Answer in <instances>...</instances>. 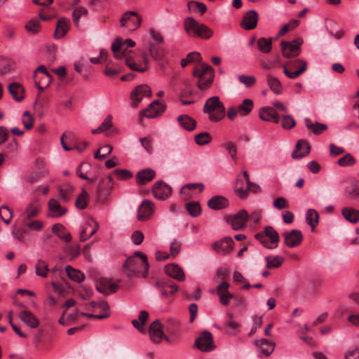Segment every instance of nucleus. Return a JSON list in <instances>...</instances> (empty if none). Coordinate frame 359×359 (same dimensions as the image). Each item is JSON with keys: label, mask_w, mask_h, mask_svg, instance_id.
<instances>
[{"label": "nucleus", "mask_w": 359, "mask_h": 359, "mask_svg": "<svg viewBox=\"0 0 359 359\" xmlns=\"http://www.w3.org/2000/svg\"><path fill=\"white\" fill-rule=\"evenodd\" d=\"M123 269L128 277L147 276L149 269V264L146 255L142 252L137 251L134 255L128 257L124 263Z\"/></svg>", "instance_id": "1"}, {"label": "nucleus", "mask_w": 359, "mask_h": 359, "mask_svg": "<svg viewBox=\"0 0 359 359\" xmlns=\"http://www.w3.org/2000/svg\"><path fill=\"white\" fill-rule=\"evenodd\" d=\"M187 34L191 37L209 39L213 35V31L205 24L200 23L191 17L187 18L184 22Z\"/></svg>", "instance_id": "2"}, {"label": "nucleus", "mask_w": 359, "mask_h": 359, "mask_svg": "<svg viewBox=\"0 0 359 359\" xmlns=\"http://www.w3.org/2000/svg\"><path fill=\"white\" fill-rule=\"evenodd\" d=\"M203 111L208 114L211 122H219L224 117V105L218 96L208 98L205 102Z\"/></svg>", "instance_id": "3"}, {"label": "nucleus", "mask_w": 359, "mask_h": 359, "mask_svg": "<svg viewBox=\"0 0 359 359\" xmlns=\"http://www.w3.org/2000/svg\"><path fill=\"white\" fill-rule=\"evenodd\" d=\"M193 75L198 78L197 86L204 91L209 88L214 79V69L209 65L202 63L200 67L193 72Z\"/></svg>", "instance_id": "4"}, {"label": "nucleus", "mask_w": 359, "mask_h": 359, "mask_svg": "<svg viewBox=\"0 0 359 359\" xmlns=\"http://www.w3.org/2000/svg\"><path fill=\"white\" fill-rule=\"evenodd\" d=\"M255 237L268 249L276 248L280 241L278 233L271 226H266L264 231L256 233Z\"/></svg>", "instance_id": "5"}, {"label": "nucleus", "mask_w": 359, "mask_h": 359, "mask_svg": "<svg viewBox=\"0 0 359 359\" xmlns=\"http://www.w3.org/2000/svg\"><path fill=\"white\" fill-rule=\"evenodd\" d=\"M306 62L300 59L283 65V72L289 79H294L306 70Z\"/></svg>", "instance_id": "6"}, {"label": "nucleus", "mask_w": 359, "mask_h": 359, "mask_svg": "<svg viewBox=\"0 0 359 359\" xmlns=\"http://www.w3.org/2000/svg\"><path fill=\"white\" fill-rule=\"evenodd\" d=\"M302 43L303 41L301 39H294L292 41H282L280 46L283 57L289 58L298 56L300 53V46Z\"/></svg>", "instance_id": "7"}, {"label": "nucleus", "mask_w": 359, "mask_h": 359, "mask_svg": "<svg viewBox=\"0 0 359 359\" xmlns=\"http://www.w3.org/2000/svg\"><path fill=\"white\" fill-rule=\"evenodd\" d=\"M195 346L201 351L210 352L215 348L212 334L209 331H203L195 340Z\"/></svg>", "instance_id": "8"}, {"label": "nucleus", "mask_w": 359, "mask_h": 359, "mask_svg": "<svg viewBox=\"0 0 359 359\" xmlns=\"http://www.w3.org/2000/svg\"><path fill=\"white\" fill-rule=\"evenodd\" d=\"M142 18L134 11L126 12L121 18V26L127 28L130 32L135 31L140 26Z\"/></svg>", "instance_id": "9"}, {"label": "nucleus", "mask_w": 359, "mask_h": 359, "mask_svg": "<svg viewBox=\"0 0 359 359\" xmlns=\"http://www.w3.org/2000/svg\"><path fill=\"white\" fill-rule=\"evenodd\" d=\"M165 104L158 100L153 101L148 107L140 114L148 118H154L161 116L165 110Z\"/></svg>", "instance_id": "10"}, {"label": "nucleus", "mask_w": 359, "mask_h": 359, "mask_svg": "<svg viewBox=\"0 0 359 359\" xmlns=\"http://www.w3.org/2000/svg\"><path fill=\"white\" fill-rule=\"evenodd\" d=\"M154 203L149 199H144L139 206L137 218L139 221H146L154 214Z\"/></svg>", "instance_id": "11"}, {"label": "nucleus", "mask_w": 359, "mask_h": 359, "mask_svg": "<svg viewBox=\"0 0 359 359\" xmlns=\"http://www.w3.org/2000/svg\"><path fill=\"white\" fill-rule=\"evenodd\" d=\"M98 229L99 224L93 218H90L82 226V229L79 234L80 241L82 242L87 241L97 232Z\"/></svg>", "instance_id": "12"}, {"label": "nucleus", "mask_w": 359, "mask_h": 359, "mask_svg": "<svg viewBox=\"0 0 359 359\" xmlns=\"http://www.w3.org/2000/svg\"><path fill=\"white\" fill-rule=\"evenodd\" d=\"M152 193L156 198L165 200L171 195L172 189L166 183L162 181H158L154 184Z\"/></svg>", "instance_id": "13"}, {"label": "nucleus", "mask_w": 359, "mask_h": 359, "mask_svg": "<svg viewBox=\"0 0 359 359\" xmlns=\"http://www.w3.org/2000/svg\"><path fill=\"white\" fill-rule=\"evenodd\" d=\"M118 284L113 283L107 278H100L96 283L97 290L105 295H109L114 293L118 289Z\"/></svg>", "instance_id": "14"}, {"label": "nucleus", "mask_w": 359, "mask_h": 359, "mask_svg": "<svg viewBox=\"0 0 359 359\" xmlns=\"http://www.w3.org/2000/svg\"><path fill=\"white\" fill-rule=\"evenodd\" d=\"M234 241L231 237H225L212 244V248L217 253L228 254L233 250Z\"/></svg>", "instance_id": "15"}, {"label": "nucleus", "mask_w": 359, "mask_h": 359, "mask_svg": "<svg viewBox=\"0 0 359 359\" xmlns=\"http://www.w3.org/2000/svg\"><path fill=\"white\" fill-rule=\"evenodd\" d=\"M249 219V214L245 210H241L235 214L231 219V227L233 230H241L245 226Z\"/></svg>", "instance_id": "16"}, {"label": "nucleus", "mask_w": 359, "mask_h": 359, "mask_svg": "<svg viewBox=\"0 0 359 359\" xmlns=\"http://www.w3.org/2000/svg\"><path fill=\"white\" fill-rule=\"evenodd\" d=\"M156 286L165 297L172 295L178 290V286L170 280H159L156 282Z\"/></svg>", "instance_id": "17"}, {"label": "nucleus", "mask_w": 359, "mask_h": 359, "mask_svg": "<svg viewBox=\"0 0 359 359\" xmlns=\"http://www.w3.org/2000/svg\"><path fill=\"white\" fill-rule=\"evenodd\" d=\"M285 238V243L289 248H294L299 245L303 239L301 231L292 229L290 231L285 232L283 234Z\"/></svg>", "instance_id": "18"}, {"label": "nucleus", "mask_w": 359, "mask_h": 359, "mask_svg": "<svg viewBox=\"0 0 359 359\" xmlns=\"http://www.w3.org/2000/svg\"><path fill=\"white\" fill-rule=\"evenodd\" d=\"M48 217L57 218L65 215L67 209L62 207L57 199L51 198L48 203Z\"/></svg>", "instance_id": "19"}, {"label": "nucleus", "mask_w": 359, "mask_h": 359, "mask_svg": "<svg viewBox=\"0 0 359 359\" xmlns=\"http://www.w3.org/2000/svg\"><path fill=\"white\" fill-rule=\"evenodd\" d=\"M162 324L158 320H156L154 321L149 327V335L151 340L154 343H159L163 337L168 341V339L164 335V333L162 330Z\"/></svg>", "instance_id": "20"}, {"label": "nucleus", "mask_w": 359, "mask_h": 359, "mask_svg": "<svg viewBox=\"0 0 359 359\" xmlns=\"http://www.w3.org/2000/svg\"><path fill=\"white\" fill-rule=\"evenodd\" d=\"M151 90L149 86L142 84L134 88L130 93V97L136 103L140 102L143 97H150Z\"/></svg>", "instance_id": "21"}, {"label": "nucleus", "mask_w": 359, "mask_h": 359, "mask_svg": "<svg viewBox=\"0 0 359 359\" xmlns=\"http://www.w3.org/2000/svg\"><path fill=\"white\" fill-rule=\"evenodd\" d=\"M165 273L170 277L178 280H185V273L183 269L177 264L172 263L167 264L164 268Z\"/></svg>", "instance_id": "22"}, {"label": "nucleus", "mask_w": 359, "mask_h": 359, "mask_svg": "<svg viewBox=\"0 0 359 359\" xmlns=\"http://www.w3.org/2000/svg\"><path fill=\"white\" fill-rule=\"evenodd\" d=\"M257 21V12L255 10H250L244 15L241 25L245 29L251 30L256 27Z\"/></svg>", "instance_id": "23"}, {"label": "nucleus", "mask_w": 359, "mask_h": 359, "mask_svg": "<svg viewBox=\"0 0 359 359\" xmlns=\"http://www.w3.org/2000/svg\"><path fill=\"white\" fill-rule=\"evenodd\" d=\"M40 210L41 205L38 201H33L29 203L21 215L22 222L25 223L27 220H29L37 216Z\"/></svg>", "instance_id": "24"}, {"label": "nucleus", "mask_w": 359, "mask_h": 359, "mask_svg": "<svg viewBox=\"0 0 359 359\" xmlns=\"http://www.w3.org/2000/svg\"><path fill=\"white\" fill-rule=\"evenodd\" d=\"M310 152V145L305 140H299L297 144L296 148L292 154V157L294 159L302 158Z\"/></svg>", "instance_id": "25"}, {"label": "nucleus", "mask_w": 359, "mask_h": 359, "mask_svg": "<svg viewBox=\"0 0 359 359\" xmlns=\"http://www.w3.org/2000/svg\"><path fill=\"white\" fill-rule=\"evenodd\" d=\"M259 117L265 121H272L273 123H279V116L276 111L270 107H262L259 111Z\"/></svg>", "instance_id": "26"}, {"label": "nucleus", "mask_w": 359, "mask_h": 359, "mask_svg": "<svg viewBox=\"0 0 359 359\" xmlns=\"http://www.w3.org/2000/svg\"><path fill=\"white\" fill-rule=\"evenodd\" d=\"M156 176V172L151 168H146L137 172L136 180L138 184L142 185L151 182Z\"/></svg>", "instance_id": "27"}, {"label": "nucleus", "mask_w": 359, "mask_h": 359, "mask_svg": "<svg viewBox=\"0 0 359 359\" xmlns=\"http://www.w3.org/2000/svg\"><path fill=\"white\" fill-rule=\"evenodd\" d=\"M70 20L65 17L58 19L54 36L57 39L63 37L69 30Z\"/></svg>", "instance_id": "28"}, {"label": "nucleus", "mask_w": 359, "mask_h": 359, "mask_svg": "<svg viewBox=\"0 0 359 359\" xmlns=\"http://www.w3.org/2000/svg\"><path fill=\"white\" fill-rule=\"evenodd\" d=\"M234 189L239 198H246L248 197V184L243 178V172L238 175Z\"/></svg>", "instance_id": "29"}, {"label": "nucleus", "mask_w": 359, "mask_h": 359, "mask_svg": "<svg viewBox=\"0 0 359 359\" xmlns=\"http://www.w3.org/2000/svg\"><path fill=\"white\" fill-rule=\"evenodd\" d=\"M254 344L258 347L259 351L266 356L271 355L275 348V344L266 339L255 340Z\"/></svg>", "instance_id": "30"}, {"label": "nucleus", "mask_w": 359, "mask_h": 359, "mask_svg": "<svg viewBox=\"0 0 359 359\" xmlns=\"http://www.w3.org/2000/svg\"><path fill=\"white\" fill-rule=\"evenodd\" d=\"M8 90L16 102H21L24 99L25 89L20 83H11L8 87Z\"/></svg>", "instance_id": "31"}, {"label": "nucleus", "mask_w": 359, "mask_h": 359, "mask_svg": "<svg viewBox=\"0 0 359 359\" xmlns=\"http://www.w3.org/2000/svg\"><path fill=\"white\" fill-rule=\"evenodd\" d=\"M112 175H109L104 179H101L97 185V192L102 196H107L112 189Z\"/></svg>", "instance_id": "32"}, {"label": "nucleus", "mask_w": 359, "mask_h": 359, "mask_svg": "<svg viewBox=\"0 0 359 359\" xmlns=\"http://www.w3.org/2000/svg\"><path fill=\"white\" fill-rule=\"evenodd\" d=\"M229 205V201L222 196L212 197L208 202V206L212 210H222Z\"/></svg>", "instance_id": "33"}, {"label": "nucleus", "mask_w": 359, "mask_h": 359, "mask_svg": "<svg viewBox=\"0 0 359 359\" xmlns=\"http://www.w3.org/2000/svg\"><path fill=\"white\" fill-rule=\"evenodd\" d=\"M20 319L31 328H36L39 325V320L29 311H22L19 314Z\"/></svg>", "instance_id": "34"}, {"label": "nucleus", "mask_w": 359, "mask_h": 359, "mask_svg": "<svg viewBox=\"0 0 359 359\" xmlns=\"http://www.w3.org/2000/svg\"><path fill=\"white\" fill-rule=\"evenodd\" d=\"M179 124L186 130L192 131L196 128V121L187 114H182L177 117Z\"/></svg>", "instance_id": "35"}, {"label": "nucleus", "mask_w": 359, "mask_h": 359, "mask_svg": "<svg viewBox=\"0 0 359 359\" xmlns=\"http://www.w3.org/2000/svg\"><path fill=\"white\" fill-rule=\"evenodd\" d=\"M74 187L69 184L60 186L58 191L60 194V199L65 203L68 202L72 197Z\"/></svg>", "instance_id": "36"}, {"label": "nucleus", "mask_w": 359, "mask_h": 359, "mask_svg": "<svg viewBox=\"0 0 359 359\" xmlns=\"http://www.w3.org/2000/svg\"><path fill=\"white\" fill-rule=\"evenodd\" d=\"M128 48L120 38H116L111 45V50L116 58L123 56Z\"/></svg>", "instance_id": "37"}, {"label": "nucleus", "mask_w": 359, "mask_h": 359, "mask_svg": "<svg viewBox=\"0 0 359 359\" xmlns=\"http://www.w3.org/2000/svg\"><path fill=\"white\" fill-rule=\"evenodd\" d=\"M52 232L56 234L60 239L65 242H70L72 240L71 234L66 230L65 227L61 224H55L52 226Z\"/></svg>", "instance_id": "38"}, {"label": "nucleus", "mask_w": 359, "mask_h": 359, "mask_svg": "<svg viewBox=\"0 0 359 359\" xmlns=\"http://www.w3.org/2000/svg\"><path fill=\"white\" fill-rule=\"evenodd\" d=\"M344 217L352 224H356L359 222V210L353 208H344L341 210Z\"/></svg>", "instance_id": "39"}, {"label": "nucleus", "mask_w": 359, "mask_h": 359, "mask_svg": "<svg viewBox=\"0 0 359 359\" xmlns=\"http://www.w3.org/2000/svg\"><path fill=\"white\" fill-rule=\"evenodd\" d=\"M344 196L349 199L359 196V180L352 182L345 188Z\"/></svg>", "instance_id": "40"}, {"label": "nucleus", "mask_w": 359, "mask_h": 359, "mask_svg": "<svg viewBox=\"0 0 359 359\" xmlns=\"http://www.w3.org/2000/svg\"><path fill=\"white\" fill-rule=\"evenodd\" d=\"M306 220L308 225L314 229L319 223V214L314 209H309L306 212Z\"/></svg>", "instance_id": "41"}, {"label": "nucleus", "mask_w": 359, "mask_h": 359, "mask_svg": "<svg viewBox=\"0 0 359 359\" xmlns=\"http://www.w3.org/2000/svg\"><path fill=\"white\" fill-rule=\"evenodd\" d=\"M254 107L253 101L250 99H245L236 108L241 116H248Z\"/></svg>", "instance_id": "42"}, {"label": "nucleus", "mask_w": 359, "mask_h": 359, "mask_svg": "<svg viewBox=\"0 0 359 359\" xmlns=\"http://www.w3.org/2000/svg\"><path fill=\"white\" fill-rule=\"evenodd\" d=\"M266 267L267 269H277L280 267L284 262V258L280 255L267 256L265 257Z\"/></svg>", "instance_id": "43"}, {"label": "nucleus", "mask_w": 359, "mask_h": 359, "mask_svg": "<svg viewBox=\"0 0 359 359\" xmlns=\"http://www.w3.org/2000/svg\"><path fill=\"white\" fill-rule=\"evenodd\" d=\"M65 271L68 277L75 281L80 283L85 278V276L81 271L72 268L70 265L65 266Z\"/></svg>", "instance_id": "44"}, {"label": "nucleus", "mask_w": 359, "mask_h": 359, "mask_svg": "<svg viewBox=\"0 0 359 359\" xmlns=\"http://www.w3.org/2000/svg\"><path fill=\"white\" fill-rule=\"evenodd\" d=\"M267 83L270 88V89L275 94H280L283 90L282 85L280 81L276 77L271 75H267L266 76Z\"/></svg>", "instance_id": "45"}, {"label": "nucleus", "mask_w": 359, "mask_h": 359, "mask_svg": "<svg viewBox=\"0 0 359 359\" xmlns=\"http://www.w3.org/2000/svg\"><path fill=\"white\" fill-rule=\"evenodd\" d=\"M305 124L308 129L312 130V132L315 135H320L323 131L326 130L327 129V126L324 123H320L319 122H316L314 123H312L310 122L309 118L305 119Z\"/></svg>", "instance_id": "46"}, {"label": "nucleus", "mask_w": 359, "mask_h": 359, "mask_svg": "<svg viewBox=\"0 0 359 359\" xmlns=\"http://www.w3.org/2000/svg\"><path fill=\"white\" fill-rule=\"evenodd\" d=\"M257 48L263 53H269L272 48V39L262 37L257 40Z\"/></svg>", "instance_id": "47"}, {"label": "nucleus", "mask_w": 359, "mask_h": 359, "mask_svg": "<svg viewBox=\"0 0 359 359\" xmlns=\"http://www.w3.org/2000/svg\"><path fill=\"white\" fill-rule=\"evenodd\" d=\"M229 320L225 323L226 332L230 335H234L238 328V324L233 320V316L231 313H227Z\"/></svg>", "instance_id": "48"}, {"label": "nucleus", "mask_w": 359, "mask_h": 359, "mask_svg": "<svg viewBox=\"0 0 359 359\" xmlns=\"http://www.w3.org/2000/svg\"><path fill=\"white\" fill-rule=\"evenodd\" d=\"M186 209L191 217H196L201 213V208L199 202L191 201L186 204Z\"/></svg>", "instance_id": "49"}, {"label": "nucleus", "mask_w": 359, "mask_h": 359, "mask_svg": "<svg viewBox=\"0 0 359 359\" xmlns=\"http://www.w3.org/2000/svg\"><path fill=\"white\" fill-rule=\"evenodd\" d=\"M49 271L47 263L41 259H39L35 265V272L37 276L46 277Z\"/></svg>", "instance_id": "50"}, {"label": "nucleus", "mask_w": 359, "mask_h": 359, "mask_svg": "<svg viewBox=\"0 0 359 359\" xmlns=\"http://www.w3.org/2000/svg\"><path fill=\"white\" fill-rule=\"evenodd\" d=\"M88 194L85 189H83L80 195L76 198L75 205L80 210H83L88 205Z\"/></svg>", "instance_id": "51"}, {"label": "nucleus", "mask_w": 359, "mask_h": 359, "mask_svg": "<svg viewBox=\"0 0 359 359\" xmlns=\"http://www.w3.org/2000/svg\"><path fill=\"white\" fill-rule=\"evenodd\" d=\"M42 73L45 76L44 84L46 86H48L53 81L51 74L46 70V68L43 65H40L34 71V76H39V74Z\"/></svg>", "instance_id": "52"}, {"label": "nucleus", "mask_w": 359, "mask_h": 359, "mask_svg": "<svg viewBox=\"0 0 359 359\" xmlns=\"http://www.w3.org/2000/svg\"><path fill=\"white\" fill-rule=\"evenodd\" d=\"M88 13V10L83 6L76 8L72 12L73 21L76 27L79 26V19L82 15H86Z\"/></svg>", "instance_id": "53"}, {"label": "nucleus", "mask_w": 359, "mask_h": 359, "mask_svg": "<svg viewBox=\"0 0 359 359\" xmlns=\"http://www.w3.org/2000/svg\"><path fill=\"white\" fill-rule=\"evenodd\" d=\"M212 140L210 135L207 132H203L197 134L194 140L198 145L203 146L208 144Z\"/></svg>", "instance_id": "54"}, {"label": "nucleus", "mask_w": 359, "mask_h": 359, "mask_svg": "<svg viewBox=\"0 0 359 359\" xmlns=\"http://www.w3.org/2000/svg\"><path fill=\"white\" fill-rule=\"evenodd\" d=\"M100 127L102 129V131L105 133L107 135H111L112 133L110 129L112 128V116L107 115Z\"/></svg>", "instance_id": "55"}, {"label": "nucleus", "mask_w": 359, "mask_h": 359, "mask_svg": "<svg viewBox=\"0 0 359 359\" xmlns=\"http://www.w3.org/2000/svg\"><path fill=\"white\" fill-rule=\"evenodd\" d=\"M0 217L1 219L7 224H8L13 217V213L8 206H2L0 208Z\"/></svg>", "instance_id": "56"}, {"label": "nucleus", "mask_w": 359, "mask_h": 359, "mask_svg": "<svg viewBox=\"0 0 359 359\" xmlns=\"http://www.w3.org/2000/svg\"><path fill=\"white\" fill-rule=\"evenodd\" d=\"M243 178L248 184V195L250 191L258 193L260 191V187L258 184L250 181V176L246 170L243 171Z\"/></svg>", "instance_id": "57"}, {"label": "nucleus", "mask_w": 359, "mask_h": 359, "mask_svg": "<svg viewBox=\"0 0 359 359\" xmlns=\"http://www.w3.org/2000/svg\"><path fill=\"white\" fill-rule=\"evenodd\" d=\"M26 30L31 34H36L39 31V21L36 19L30 20L25 25Z\"/></svg>", "instance_id": "58"}, {"label": "nucleus", "mask_w": 359, "mask_h": 359, "mask_svg": "<svg viewBox=\"0 0 359 359\" xmlns=\"http://www.w3.org/2000/svg\"><path fill=\"white\" fill-rule=\"evenodd\" d=\"M338 164L342 167L351 166L355 163L354 157L349 153L338 160Z\"/></svg>", "instance_id": "59"}, {"label": "nucleus", "mask_w": 359, "mask_h": 359, "mask_svg": "<svg viewBox=\"0 0 359 359\" xmlns=\"http://www.w3.org/2000/svg\"><path fill=\"white\" fill-rule=\"evenodd\" d=\"M238 79L247 88L252 87L256 82V78L254 76L238 75Z\"/></svg>", "instance_id": "60"}, {"label": "nucleus", "mask_w": 359, "mask_h": 359, "mask_svg": "<svg viewBox=\"0 0 359 359\" xmlns=\"http://www.w3.org/2000/svg\"><path fill=\"white\" fill-rule=\"evenodd\" d=\"M22 122L27 130H30L33 127L34 118L29 111H25L22 116Z\"/></svg>", "instance_id": "61"}, {"label": "nucleus", "mask_w": 359, "mask_h": 359, "mask_svg": "<svg viewBox=\"0 0 359 359\" xmlns=\"http://www.w3.org/2000/svg\"><path fill=\"white\" fill-rule=\"evenodd\" d=\"M296 124V121L294 118L290 115H283L282 116L281 126L284 129H291Z\"/></svg>", "instance_id": "62"}, {"label": "nucleus", "mask_w": 359, "mask_h": 359, "mask_svg": "<svg viewBox=\"0 0 359 359\" xmlns=\"http://www.w3.org/2000/svg\"><path fill=\"white\" fill-rule=\"evenodd\" d=\"M223 147L228 151L229 154L233 161L236 160L237 147L233 142H227L223 144Z\"/></svg>", "instance_id": "63"}, {"label": "nucleus", "mask_w": 359, "mask_h": 359, "mask_svg": "<svg viewBox=\"0 0 359 359\" xmlns=\"http://www.w3.org/2000/svg\"><path fill=\"white\" fill-rule=\"evenodd\" d=\"M188 5L190 8H193L201 14L205 13L207 11V6L200 1H190Z\"/></svg>", "instance_id": "64"}]
</instances>
